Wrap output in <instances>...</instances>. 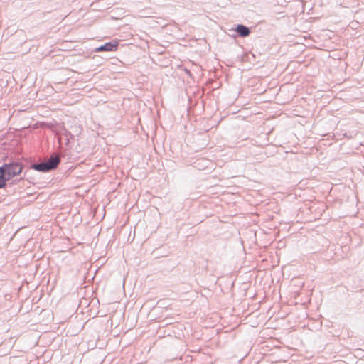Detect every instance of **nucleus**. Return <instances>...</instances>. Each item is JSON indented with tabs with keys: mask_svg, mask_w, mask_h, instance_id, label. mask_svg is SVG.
<instances>
[{
	"mask_svg": "<svg viewBox=\"0 0 364 364\" xmlns=\"http://www.w3.org/2000/svg\"><path fill=\"white\" fill-rule=\"evenodd\" d=\"M119 46V40H113L109 43H106L95 49L96 52H113L117 50Z\"/></svg>",
	"mask_w": 364,
	"mask_h": 364,
	"instance_id": "nucleus-3",
	"label": "nucleus"
},
{
	"mask_svg": "<svg viewBox=\"0 0 364 364\" xmlns=\"http://www.w3.org/2000/svg\"><path fill=\"white\" fill-rule=\"evenodd\" d=\"M5 183L21 174L23 171V166L19 163H11L4 164L0 167Z\"/></svg>",
	"mask_w": 364,
	"mask_h": 364,
	"instance_id": "nucleus-1",
	"label": "nucleus"
},
{
	"mask_svg": "<svg viewBox=\"0 0 364 364\" xmlns=\"http://www.w3.org/2000/svg\"><path fill=\"white\" fill-rule=\"evenodd\" d=\"M60 160L58 156H51L46 162L32 165L31 168L40 172H47L55 169Z\"/></svg>",
	"mask_w": 364,
	"mask_h": 364,
	"instance_id": "nucleus-2",
	"label": "nucleus"
},
{
	"mask_svg": "<svg viewBox=\"0 0 364 364\" xmlns=\"http://www.w3.org/2000/svg\"><path fill=\"white\" fill-rule=\"evenodd\" d=\"M236 31L240 34V36L245 37L249 36L250 30L249 28L243 25H238L236 28Z\"/></svg>",
	"mask_w": 364,
	"mask_h": 364,
	"instance_id": "nucleus-4",
	"label": "nucleus"
}]
</instances>
